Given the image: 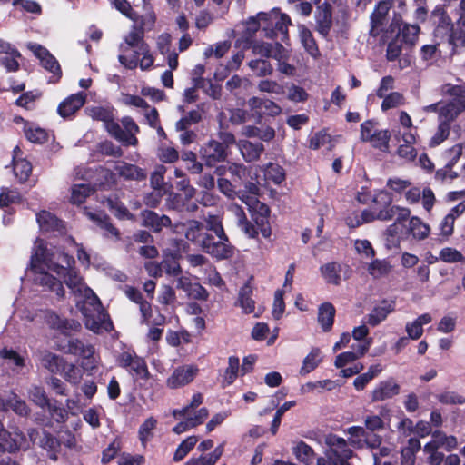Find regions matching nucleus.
Instances as JSON below:
<instances>
[{
  "label": "nucleus",
  "mask_w": 465,
  "mask_h": 465,
  "mask_svg": "<svg viewBox=\"0 0 465 465\" xmlns=\"http://www.w3.org/2000/svg\"><path fill=\"white\" fill-rule=\"evenodd\" d=\"M392 265L387 260L376 259L368 266L369 273L375 279L385 277L391 273Z\"/></svg>",
  "instance_id": "obj_44"
},
{
  "label": "nucleus",
  "mask_w": 465,
  "mask_h": 465,
  "mask_svg": "<svg viewBox=\"0 0 465 465\" xmlns=\"http://www.w3.org/2000/svg\"><path fill=\"white\" fill-rule=\"evenodd\" d=\"M439 256L440 259L445 262L454 263L459 262H465V258L462 253L460 251L450 247L443 248L440 252Z\"/></svg>",
  "instance_id": "obj_60"
},
{
  "label": "nucleus",
  "mask_w": 465,
  "mask_h": 465,
  "mask_svg": "<svg viewBox=\"0 0 465 465\" xmlns=\"http://www.w3.org/2000/svg\"><path fill=\"white\" fill-rule=\"evenodd\" d=\"M463 110H465L464 102L458 101L442 104L440 109V122L447 121L450 124V122L454 121Z\"/></svg>",
  "instance_id": "obj_30"
},
{
  "label": "nucleus",
  "mask_w": 465,
  "mask_h": 465,
  "mask_svg": "<svg viewBox=\"0 0 465 465\" xmlns=\"http://www.w3.org/2000/svg\"><path fill=\"white\" fill-rule=\"evenodd\" d=\"M103 203L106 205L111 213L118 219H130L132 217L128 209L115 195L107 197L103 201Z\"/></svg>",
  "instance_id": "obj_36"
},
{
  "label": "nucleus",
  "mask_w": 465,
  "mask_h": 465,
  "mask_svg": "<svg viewBox=\"0 0 465 465\" xmlns=\"http://www.w3.org/2000/svg\"><path fill=\"white\" fill-rule=\"evenodd\" d=\"M87 114L94 120L102 121L104 123L106 131L109 133L110 124H114V115L109 108L102 106H92L86 108Z\"/></svg>",
  "instance_id": "obj_37"
},
{
  "label": "nucleus",
  "mask_w": 465,
  "mask_h": 465,
  "mask_svg": "<svg viewBox=\"0 0 465 465\" xmlns=\"http://www.w3.org/2000/svg\"><path fill=\"white\" fill-rule=\"evenodd\" d=\"M8 407L21 417H28L31 413V409L28 404L15 393H12V396L7 400V408Z\"/></svg>",
  "instance_id": "obj_47"
},
{
  "label": "nucleus",
  "mask_w": 465,
  "mask_h": 465,
  "mask_svg": "<svg viewBox=\"0 0 465 465\" xmlns=\"http://www.w3.org/2000/svg\"><path fill=\"white\" fill-rule=\"evenodd\" d=\"M197 372L198 368L193 365L177 368L167 379V385L172 389L184 386L193 381Z\"/></svg>",
  "instance_id": "obj_17"
},
{
  "label": "nucleus",
  "mask_w": 465,
  "mask_h": 465,
  "mask_svg": "<svg viewBox=\"0 0 465 465\" xmlns=\"http://www.w3.org/2000/svg\"><path fill=\"white\" fill-rule=\"evenodd\" d=\"M228 172L235 183H243L250 175L251 169L242 163H231L228 165Z\"/></svg>",
  "instance_id": "obj_53"
},
{
  "label": "nucleus",
  "mask_w": 465,
  "mask_h": 465,
  "mask_svg": "<svg viewBox=\"0 0 465 465\" xmlns=\"http://www.w3.org/2000/svg\"><path fill=\"white\" fill-rule=\"evenodd\" d=\"M252 288L250 284H244L239 292L238 302L244 313L254 312L255 302L252 298Z\"/></svg>",
  "instance_id": "obj_40"
},
{
  "label": "nucleus",
  "mask_w": 465,
  "mask_h": 465,
  "mask_svg": "<svg viewBox=\"0 0 465 465\" xmlns=\"http://www.w3.org/2000/svg\"><path fill=\"white\" fill-rule=\"evenodd\" d=\"M75 306L83 315L85 327L91 331L99 334L113 329L110 317L96 294L86 300H80Z\"/></svg>",
  "instance_id": "obj_3"
},
{
  "label": "nucleus",
  "mask_w": 465,
  "mask_h": 465,
  "mask_svg": "<svg viewBox=\"0 0 465 465\" xmlns=\"http://www.w3.org/2000/svg\"><path fill=\"white\" fill-rule=\"evenodd\" d=\"M118 60L123 66L130 70L135 69L137 66L143 71L148 70L154 63L149 45L134 54H119Z\"/></svg>",
  "instance_id": "obj_13"
},
{
  "label": "nucleus",
  "mask_w": 465,
  "mask_h": 465,
  "mask_svg": "<svg viewBox=\"0 0 465 465\" xmlns=\"http://www.w3.org/2000/svg\"><path fill=\"white\" fill-rule=\"evenodd\" d=\"M122 126L118 123L110 124L109 134L124 145L135 146L138 143L136 134L140 129L134 119L130 116H124L121 120Z\"/></svg>",
  "instance_id": "obj_9"
},
{
  "label": "nucleus",
  "mask_w": 465,
  "mask_h": 465,
  "mask_svg": "<svg viewBox=\"0 0 465 465\" xmlns=\"http://www.w3.org/2000/svg\"><path fill=\"white\" fill-rule=\"evenodd\" d=\"M37 223L43 231L60 230L62 222L49 212L42 211L36 215Z\"/></svg>",
  "instance_id": "obj_39"
},
{
  "label": "nucleus",
  "mask_w": 465,
  "mask_h": 465,
  "mask_svg": "<svg viewBox=\"0 0 465 465\" xmlns=\"http://www.w3.org/2000/svg\"><path fill=\"white\" fill-rule=\"evenodd\" d=\"M391 134L388 130L375 131L372 137L369 140L372 145L381 151H387Z\"/></svg>",
  "instance_id": "obj_56"
},
{
  "label": "nucleus",
  "mask_w": 465,
  "mask_h": 465,
  "mask_svg": "<svg viewBox=\"0 0 465 465\" xmlns=\"http://www.w3.org/2000/svg\"><path fill=\"white\" fill-rule=\"evenodd\" d=\"M93 193L94 189L90 184H74L71 190V202L74 204L83 203Z\"/></svg>",
  "instance_id": "obj_46"
},
{
  "label": "nucleus",
  "mask_w": 465,
  "mask_h": 465,
  "mask_svg": "<svg viewBox=\"0 0 465 465\" xmlns=\"http://www.w3.org/2000/svg\"><path fill=\"white\" fill-rule=\"evenodd\" d=\"M379 200L382 201L386 206L383 209L379 210L378 220L390 221L395 218V222L388 226L384 232V235L400 236L406 227L404 224L405 222L410 218V209L397 205H391V198L387 193L381 192L374 198V203H378Z\"/></svg>",
  "instance_id": "obj_4"
},
{
  "label": "nucleus",
  "mask_w": 465,
  "mask_h": 465,
  "mask_svg": "<svg viewBox=\"0 0 465 465\" xmlns=\"http://www.w3.org/2000/svg\"><path fill=\"white\" fill-rule=\"evenodd\" d=\"M420 33V27L417 25H405L401 30L402 40L405 44L415 45Z\"/></svg>",
  "instance_id": "obj_63"
},
{
  "label": "nucleus",
  "mask_w": 465,
  "mask_h": 465,
  "mask_svg": "<svg viewBox=\"0 0 465 465\" xmlns=\"http://www.w3.org/2000/svg\"><path fill=\"white\" fill-rule=\"evenodd\" d=\"M254 208L255 213L252 215L253 220L260 227L262 236L267 238L271 235V228L268 226L270 214L269 207L261 202H257V206Z\"/></svg>",
  "instance_id": "obj_28"
},
{
  "label": "nucleus",
  "mask_w": 465,
  "mask_h": 465,
  "mask_svg": "<svg viewBox=\"0 0 465 465\" xmlns=\"http://www.w3.org/2000/svg\"><path fill=\"white\" fill-rule=\"evenodd\" d=\"M20 200L21 196L17 191L3 188L0 193V207H8L10 204L19 203Z\"/></svg>",
  "instance_id": "obj_59"
},
{
  "label": "nucleus",
  "mask_w": 465,
  "mask_h": 465,
  "mask_svg": "<svg viewBox=\"0 0 465 465\" xmlns=\"http://www.w3.org/2000/svg\"><path fill=\"white\" fill-rule=\"evenodd\" d=\"M347 433L351 435L349 444L355 449H378L382 442V438L380 435L370 433L361 426L348 428Z\"/></svg>",
  "instance_id": "obj_10"
},
{
  "label": "nucleus",
  "mask_w": 465,
  "mask_h": 465,
  "mask_svg": "<svg viewBox=\"0 0 465 465\" xmlns=\"http://www.w3.org/2000/svg\"><path fill=\"white\" fill-rule=\"evenodd\" d=\"M316 29L322 36L326 37L332 26L331 6L328 3H323L318 6L316 14Z\"/></svg>",
  "instance_id": "obj_23"
},
{
  "label": "nucleus",
  "mask_w": 465,
  "mask_h": 465,
  "mask_svg": "<svg viewBox=\"0 0 465 465\" xmlns=\"http://www.w3.org/2000/svg\"><path fill=\"white\" fill-rule=\"evenodd\" d=\"M393 6V0H382L376 5L370 16L371 36L377 37L382 35L385 38H391L400 35L402 17Z\"/></svg>",
  "instance_id": "obj_2"
},
{
  "label": "nucleus",
  "mask_w": 465,
  "mask_h": 465,
  "mask_svg": "<svg viewBox=\"0 0 465 465\" xmlns=\"http://www.w3.org/2000/svg\"><path fill=\"white\" fill-rule=\"evenodd\" d=\"M143 224L150 228L153 232H160L163 227H172L171 218L165 214L159 215L157 213L150 210H145L141 213Z\"/></svg>",
  "instance_id": "obj_18"
},
{
  "label": "nucleus",
  "mask_w": 465,
  "mask_h": 465,
  "mask_svg": "<svg viewBox=\"0 0 465 465\" xmlns=\"http://www.w3.org/2000/svg\"><path fill=\"white\" fill-rule=\"evenodd\" d=\"M409 226L406 228V232L411 234L416 240H424L430 233V227L424 223L419 217L412 216L409 218Z\"/></svg>",
  "instance_id": "obj_33"
},
{
  "label": "nucleus",
  "mask_w": 465,
  "mask_h": 465,
  "mask_svg": "<svg viewBox=\"0 0 465 465\" xmlns=\"http://www.w3.org/2000/svg\"><path fill=\"white\" fill-rule=\"evenodd\" d=\"M163 272L170 276H178L182 272V268L173 254H168L161 262Z\"/></svg>",
  "instance_id": "obj_52"
},
{
  "label": "nucleus",
  "mask_w": 465,
  "mask_h": 465,
  "mask_svg": "<svg viewBox=\"0 0 465 465\" xmlns=\"http://www.w3.org/2000/svg\"><path fill=\"white\" fill-rule=\"evenodd\" d=\"M322 361L321 351L318 348H313L311 352L304 358L302 365L300 370L302 376L314 371Z\"/></svg>",
  "instance_id": "obj_42"
},
{
  "label": "nucleus",
  "mask_w": 465,
  "mask_h": 465,
  "mask_svg": "<svg viewBox=\"0 0 465 465\" xmlns=\"http://www.w3.org/2000/svg\"><path fill=\"white\" fill-rule=\"evenodd\" d=\"M27 48L40 59L42 65L46 70L60 77L62 74L60 65L55 57L53 56L46 48L35 43H28Z\"/></svg>",
  "instance_id": "obj_15"
},
{
  "label": "nucleus",
  "mask_w": 465,
  "mask_h": 465,
  "mask_svg": "<svg viewBox=\"0 0 465 465\" xmlns=\"http://www.w3.org/2000/svg\"><path fill=\"white\" fill-rule=\"evenodd\" d=\"M323 440L328 447L324 455L332 460L333 465H351L348 460L353 456V451L348 447L349 442L334 434L325 435Z\"/></svg>",
  "instance_id": "obj_8"
},
{
  "label": "nucleus",
  "mask_w": 465,
  "mask_h": 465,
  "mask_svg": "<svg viewBox=\"0 0 465 465\" xmlns=\"http://www.w3.org/2000/svg\"><path fill=\"white\" fill-rule=\"evenodd\" d=\"M283 45L279 43H267L263 41H253L251 43L250 48L254 55L260 56V58L267 59L272 58L275 59L278 53L282 50Z\"/></svg>",
  "instance_id": "obj_24"
},
{
  "label": "nucleus",
  "mask_w": 465,
  "mask_h": 465,
  "mask_svg": "<svg viewBox=\"0 0 465 465\" xmlns=\"http://www.w3.org/2000/svg\"><path fill=\"white\" fill-rule=\"evenodd\" d=\"M335 316V308L331 302H324L319 307L318 322L323 331H329L332 325Z\"/></svg>",
  "instance_id": "obj_32"
},
{
  "label": "nucleus",
  "mask_w": 465,
  "mask_h": 465,
  "mask_svg": "<svg viewBox=\"0 0 465 465\" xmlns=\"http://www.w3.org/2000/svg\"><path fill=\"white\" fill-rule=\"evenodd\" d=\"M193 197H189L188 193L180 194L172 193L166 199V204L169 209L177 211L179 213H195L199 206L196 202L193 201Z\"/></svg>",
  "instance_id": "obj_16"
},
{
  "label": "nucleus",
  "mask_w": 465,
  "mask_h": 465,
  "mask_svg": "<svg viewBox=\"0 0 465 465\" xmlns=\"http://www.w3.org/2000/svg\"><path fill=\"white\" fill-rule=\"evenodd\" d=\"M202 120V114L199 110H192L176 123L177 130L188 129L191 125L198 124Z\"/></svg>",
  "instance_id": "obj_57"
},
{
  "label": "nucleus",
  "mask_w": 465,
  "mask_h": 465,
  "mask_svg": "<svg viewBox=\"0 0 465 465\" xmlns=\"http://www.w3.org/2000/svg\"><path fill=\"white\" fill-rule=\"evenodd\" d=\"M117 174L125 181L141 182L146 179V171L135 164L126 162H118L114 166Z\"/></svg>",
  "instance_id": "obj_21"
},
{
  "label": "nucleus",
  "mask_w": 465,
  "mask_h": 465,
  "mask_svg": "<svg viewBox=\"0 0 465 465\" xmlns=\"http://www.w3.org/2000/svg\"><path fill=\"white\" fill-rule=\"evenodd\" d=\"M237 147L246 163H253L260 160L265 148L262 143L251 142L247 139H240L237 142Z\"/></svg>",
  "instance_id": "obj_19"
},
{
  "label": "nucleus",
  "mask_w": 465,
  "mask_h": 465,
  "mask_svg": "<svg viewBox=\"0 0 465 465\" xmlns=\"http://www.w3.org/2000/svg\"><path fill=\"white\" fill-rule=\"evenodd\" d=\"M29 396L32 401L41 408L48 407V405L50 404L45 390L41 387H33L29 391Z\"/></svg>",
  "instance_id": "obj_62"
},
{
  "label": "nucleus",
  "mask_w": 465,
  "mask_h": 465,
  "mask_svg": "<svg viewBox=\"0 0 465 465\" xmlns=\"http://www.w3.org/2000/svg\"><path fill=\"white\" fill-rule=\"evenodd\" d=\"M155 425L156 420L152 417L145 420V421L141 425L139 429V438L143 446L152 438V431L155 428Z\"/></svg>",
  "instance_id": "obj_61"
},
{
  "label": "nucleus",
  "mask_w": 465,
  "mask_h": 465,
  "mask_svg": "<svg viewBox=\"0 0 465 465\" xmlns=\"http://www.w3.org/2000/svg\"><path fill=\"white\" fill-rule=\"evenodd\" d=\"M393 311V306L387 302H383L382 305L376 306L368 315L367 322L371 326H377L386 319L388 314Z\"/></svg>",
  "instance_id": "obj_41"
},
{
  "label": "nucleus",
  "mask_w": 465,
  "mask_h": 465,
  "mask_svg": "<svg viewBox=\"0 0 465 465\" xmlns=\"http://www.w3.org/2000/svg\"><path fill=\"white\" fill-rule=\"evenodd\" d=\"M450 124L447 121H440L436 132L430 140V147H436L442 143L450 135Z\"/></svg>",
  "instance_id": "obj_50"
},
{
  "label": "nucleus",
  "mask_w": 465,
  "mask_h": 465,
  "mask_svg": "<svg viewBox=\"0 0 465 465\" xmlns=\"http://www.w3.org/2000/svg\"><path fill=\"white\" fill-rule=\"evenodd\" d=\"M437 399L440 403L451 405L465 404V397L458 394L455 391H444L437 395Z\"/></svg>",
  "instance_id": "obj_64"
},
{
  "label": "nucleus",
  "mask_w": 465,
  "mask_h": 465,
  "mask_svg": "<svg viewBox=\"0 0 465 465\" xmlns=\"http://www.w3.org/2000/svg\"><path fill=\"white\" fill-rule=\"evenodd\" d=\"M264 175L267 180L276 184H280L285 179L283 168L276 163H269L265 169Z\"/></svg>",
  "instance_id": "obj_55"
},
{
  "label": "nucleus",
  "mask_w": 465,
  "mask_h": 465,
  "mask_svg": "<svg viewBox=\"0 0 465 465\" xmlns=\"http://www.w3.org/2000/svg\"><path fill=\"white\" fill-rule=\"evenodd\" d=\"M88 218L96 223V225L104 232V236L114 238L115 241L120 240V231L111 223L110 217L105 213H94L87 212Z\"/></svg>",
  "instance_id": "obj_22"
},
{
  "label": "nucleus",
  "mask_w": 465,
  "mask_h": 465,
  "mask_svg": "<svg viewBox=\"0 0 465 465\" xmlns=\"http://www.w3.org/2000/svg\"><path fill=\"white\" fill-rule=\"evenodd\" d=\"M148 46L144 41L143 27L133 25L130 32L124 36V43L119 45L120 54H134Z\"/></svg>",
  "instance_id": "obj_11"
},
{
  "label": "nucleus",
  "mask_w": 465,
  "mask_h": 465,
  "mask_svg": "<svg viewBox=\"0 0 465 465\" xmlns=\"http://www.w3.org/2000/svg\"><path fill=\"white\" fill-rule=\"evenodd\" d=\"M14 173L20 183H25L32 172L31 163L25 159H19L14 162Z\"/></svg>",
  "instance_id": "obj_51"
},
{
  "label": "nucleus",
  "mask_w": 465,
  "mask_h": 465,
  "mask_svg": "<svg viewBox=\"0 0 465 465\" xmlns=\"http://www.w3.org/2000/svg\"><path fill=\"white\" fill-rule=\"evenodd\" d=\"M241 134L247 138H259L263 142H271L275 137V130L268 125H243Z\"/></svg>",
  "instance_id": "obj_25"
},
{
  "label": "nucleus",
  "mask_w": 465,
  "mask_h": 465,
  "mask_svg": "<svg viewBox=\"0 0 465 465\" xmlns=\"http://www.w3.org/2000/svg\"><path fill=\"white\" fill-rule=\"evenodd\" d=\"M321 272L328 283L338 285L341 282V265L336 262L326 263L321 267Z\"/></svg>",
  "instance_id": "obj_45"
},
{
  "label": "nucleus",
  "mask_w": 465,
  "mask_h": 465,
  "mask_svg": "<svg viewBox=\"0 0 465 465\" xmlns=\"http://www.w3.org/2000/svg\"><path fill=\"white\" fill-rule=\"evenodd\" d=\"M85 103V95L83 93L72 94L58 106V113L63 117L74 114Z\"/></svg>",
  "instance_id": "obj_26"
},
{
  "label": "nucleus",
  "mask_w": 465,
  "mask_h": 465,
  "mask_svg": "<svg viewBox=\"0 0 465 465\" xmlns=\"http://www.w3.org/2000/svg\"><path fill=\"white\" fill-rule=\"evenodd\" d=\"M173 232H183L187 241L217 261L229 260L234 255L235 247L231 243L222 220L217 215H208L204 223L198 220L175 223Z\"/></svg>",
  "instance_id": "obj_1"
},
{
  "label": "nucleus",
  "mask_w": 465,
  "mask_h": 465,
  "mask_svg": "<svg viewBox=\"0 0 465 465\" xmlns=\"http://www.w3.org/2000/svg\"><path fill=\"white\" fill-rule=\"evenodd\" d=\"M54 262H49L44 256V251L38 250L31 257V271L34 272L35 284L46 287L49 291L54 292L60 298L64 296V289L60 281L52 276L47 271H52L47 265L54 266Z\"/></svg>",
  "instance_id": "obj_5"
},
{
  "label": "nucleus",
  "mask_w": 465,
  "mask_h": 465,
  "mask_svg": "<svg viewBox=\"0 0 465 465\" xmlns=\"http://www.w3.org/2000/svg\"><path fill=\"white\" fill-rule=\"evenodd\" d=\"M449 153L451 156L450 160L443 168L439 169L435 174L436 179L441 182L446 180L452 181L458 177V173L452 171V167L457 163L462 154V145L456 144L452 146L449 150Z\"/></svg>",
  "instance_id": "obj_20"
},
{
  "label": "nucleus",
  "mask_w": 465,
  "mask_h": 465,
  "mask_svg": "<svg viewBox=\"0 0 465 465\" xmlns=\"http://www.w3.org/2000/svg\"><path fill=\"white\" fill-rule=\"evenodd\" d=\"M400 384L393 378L380 381L371 392V401H384L400 393Z\"/></svg>",
  "instance_id": "obj_14"
},
{
  "label": "nucleus",
  "mask_w": 465,
  "mask_h": 465,
  "mask_svg": "<svg viewBox=\"0 0 465 465\" xmlns=\"http://www.w3.org/2000/svg\"><path fill=\"white\" fill-rule=\"evenodd\" d=\"M201 159L208 167H213L216 163L224 162L228 157V152L217 140H210L200 150Z\"/></svg>",
  "instance_id": "obj_12"
},
{
  "label": "nucleus",
  "mask_w": 465,
  "mask_h": 465,
  "mask_svg": "<svg viewBox=\"0 0 465 465\" xmlns=\"http://www.w3.org/2000/svg\"><path fill=\"white\" fill-rule=\"evenodd\" d=\"M257 17L263 23L262 31L265 37L274 39L278 36V34H281L282 41L288 39V26L291 25V19L287 15L259 13Z\"/></svg>",
  "instance_id": "obj_7"
},
{
  "label": "nucleus",
  "mask_w": 465,
  "mask_h": 465,
  "mask_svg": "<svg viewBox=\"0 0 465 465\" xmlns=\"http://www.w3.org/2000/svg\"><path fill=\"white\" fill-rule=\"evenodd\" d=\"M292 453L300 462L305 465L312 464L315 458L313 449L302 440L297 442L292 448Z\"/></svg>",
  "instance_id": "obj_38"
},
{
  "label": "nucleus",
  "mask_w": 465,
  "mask_h": 465,
  "mask_svg": "<svg viewBox=\"0 0 465 465\" xmlns=\"http://www.w3.org/2000/svg\"><path fill=\"white\" fill-rule=\"evenodd\" d=\"M198 441L196 436H190L183 440L176 449L173 455V461L179 462L194 448Z\"/></svg>",
  "instance_id": "obj_49"
},
{
  "label": "nucleus",
  "mask_w": 465,
  "mask_h": 465,
  "mask_svg": "<svg viewBox=\"0 0 465 465\" xmlns=\"http://www.w3.org/2000/svg\"><path fill=\"white\" fill-rule=\"evenodd\" d=\"M248 66L256 77H267L273 73V66L267 59H252L248 62Z\"/></svg>",
  "instance_id": "obj_35"
},
{
  "label": "nucleus",
  "mask_w": 465,
  "mask_h": 465,
  "mask_svg": "<svg viewBox=\"0 0 465 465\" xmlns=\"http://www.w3.org/2000/svg\"><path fill=\"white\" fill-rule=\"evenodd\" d=\"M381 98L383 99L381 106L382 111L396 108L405 104V98L403 94L399 92H392Z\"/></svg>",
  "instance_id": "obj_54"
},
{
  "label": "nucleus",
  "mask_w": 465,
  "mask_h": 465,
  "mask_svg": "<svg viewBox=\"0 0 465 465\" xmlns=\"http://www.w3.org/2000/svg\"><path fill=\"white\" fill-rule=\"evenodd\" d=\"M432 318L430 314L424 313L419 316L412 322H409L406 324V332L408 333V337L411 340H418L423 334V325L428 324L431 322Z\"/></svg>",
  "instance_id": "obj_34"
},
{
  "label": "nucleus",
  "mask_w": 465,
  "mask_h": 465,
  "mask_svg": "<svg viewBox=\"0 0 465 465\" xmlns=\"http://www.w3.org/2000/svg\"><path fill=\"white\" fill-rule=\"evenodd\" d=\"M41 364L52 373H59L64 370V359L50 351H44L40 357Z\"/></svg>",
  "instance_id": "obj_31"
},
{
  "label": "nucleus",
  "mask_w": 465,
  "mask_h": 465,
  "mask_svg": "<svg viewBox=\"0 0 465 465\" xmlns=\"http://www.w3.org/2000/svg\"><path fill=\"white\" fill-rule=\"evenodd\" d=\"M65 352L89 360L94 354V347L92 344H85L79 339H70Z\"/></svg>",
  "instance_id": "obj_27"
},
{
  "label": "nucleus",
  "mask_w": 465,
  "mask_h": 465,
  "mask_svg": "<svg viewBox=\"0 0 465 465\" xmlns=\"http://www.w3.org/2000/svg\"><path fill=\"white\" fill-rule=\"evenodd\" d=\"M299 37L302 46L311 56L316 59L321 55L312 32L303 25H299Z\"/></svg>",
  "instance_id": "obj_29"
},
{
  "label": "nucleus",
  "mask_w": 465,
  "mask_h": 465,
  "mask_svg": "<svg viewBox=\"0 0 465 465\" xmlns=\"http://www.w3.org/2000/svg\"><path fill=\"white\" fill-rule=\"evenodd\" d=\"M38 445L46 451L59 450L61 441L53 436L50 432L43 430L42 438L39 440Z\"/></svg>",
  "instance_id": "obj_58"
},
{
  "label": "nucleus",
  "mask_w": 465,
  "mask_h": 465,
  "mask_svg": "<svg viewBox=\"0 0 465 465\" xmlns=\"http://www.w3.org/2000/svg\"><path fill=\"white\" fill-rule=\"evenodd\" d=\"M240 361L238 357L231 356L228 361V367L226 368L223 379V387L231 385L235 379L237 378V374L239 371Z\"/></svg>",
  "instance_id": "obj_48"
},
{
  "label": "nucleus",
  "mask_w": 465,
  "mask_h": 465,
  "mask_svg": "<svg viewBox=\"0 0 465 465\" xmlns=\"http://www.w3.org/2000/svg\"><path fill=\"white\" fill-rule=\"evenodd\" d=\"M290 58V52L283 46L274 60L277 61V70L287 76L295 74L296 68L291 64L288 60Z\"/></svg>",
  "instance_id": "obj_43"
},
{
  "label": "nucleus",
  "mask_w": 465,
  "mask_h": 465,
  "mask_svg": "<svg viewBox=\"0 0 465 465\" xmlns=\"http://www.w3.org/2000/svg\"><path fill=\"white\" fill-rule=\"evenodd\" d=\"M47 266L58 275L64 276L65 284L75 297V303L80 300H86L89 297L91 298L95 295L94 291L86 286L83 278L74 270L67 269L66 267L59 264Z\"/></svg>",
  "instance_id": "obj_6"
}]
</instances>
